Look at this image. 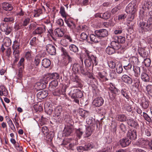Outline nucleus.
<instances>
[{
  "label": "nucleus",
  "mask_w": 152,
  "mask_h": 152,
  "mask_svg": "<svg viewBox=\"0 0 152 152\" xmlns=\"http://www.w3.org/2000/svg\"><path fill=\"white\" fill-rule=\"evenodd\" d=\"M84 54L86 58L84 63L86 66L89 67L92 66L93 67L94 65H97L96 57L94 56L91 52L86 50Z\"/></svg>",
  "instance_id": "nucleus-1"
},
{
  "label": "nucleus",
  "mask_w": 152,
  "mask_h": 152,
  "mask_svg": "<svg viewBox=\"0 0 152 152\" xmlns=\"http://www.w3.org/2000/svg\"><path fill=\"white\" fill-rule=\"evenodd\" d=\"M88 124H89L90 126L86 128L85 133V137H86L90 136L92 133L94 132L95 129L97 127V125L94 120L93 121L91 120H89L88 121Z\"/></svg>",
  "instance_id": "nucleus-2"
},
{
  "label": "nucleus",
  "mask_w": 152,
  "mask_h": 152,
  "mask_svg": "<svg viewBox=\"0 0 152 152\" xmlns=\"http://www.w3.org/2000/svg\"><path fill=\"white\" fill-rule=\"evenodd\" d=\"M69 94L71 96L72 98L74 99L73 101L78 104L79 101L77 98H81L83 95L81 90L77 89H74L72 88H71Z\"/></svg>",
  "instance_id": "nucleus-3"
},
{
  "label": "nucleus",
  "mask_w": 152,
  "mask_h": 152,
  "mask_svg": "<svg viewBox=\"0 0 152 152\" xmlns=\"http://www.w3.org/2000/svg\"><path fill=\"white\" fill-rule=\"evenodd\" d=\"M62 109L61 107H57L56 108L54 111V115L53 116L55 117L56 121L61 123L63 120L64 114L62 113Z\"/></svg>",
  "instance_id": "nucleus-4"
},
{
  "label": "nucleus",
  "mask_w": 152,
  "mask_h": 152,
  "mask_svg": "<svg viewBox=\"0 0 152 152\" xmlns=\"http://www.w3.org/2000/svg\"><path fill=\"white\" fill-rule=\"evenodd\" d=\"M110 87L109 88V90L110 92H109V96L112 100H113L115 98L116 95L120 92L119 89L116 88L114 84L112 83L110 84Z\"/></svg>",
  "instance_id": "nucleus-5"
},
{
  "label": "nucleus",
  "mask_w": 152,
  "mask_h": 152,
  "mask_svg": "<svg viewBox=\"0 0 152 152\" xmlns=\"http://www.w3.org/2000/svg\"><path fill=\"white\" fill-rule=\"evenodd\" d=\"M152 6V2L151 1L148 0L145 1L142 9L140 10V13L141 16H142L143 15H144L145 10L146 9L148 10L151 8Z\"/></svg>",
  "instance_id": "nucleus-6"
},
{
  "label": "nucleus",
  "mask_w": 152,
  "mask_h": 152,
  "mask_svg": "<svg viewBox=\"0 0 152 152\" xmlns=\"http://www.w3.org/2000/svg\"><path fill=\"white\" fill-rule=\"evenodd\" d=\"M46 31L45 26L37 27L32 32L34 35H37L42 36V35Z\"/></svg>",
  "instance_id": "nucleus-7"
},
{
  "label": "nucleus",
  "mask_w": 152,
  "mask_h": 152,
  "mask_svg": "<svg viewBox=\"0 0 152 152\" xmlns=\"http://www.w3.org/2000/svg\"><path fill=\"white\" fill-rule=\"evenodd\" d=\"M67 87L66 86H62L61 89L57 88L53 91V94L55 96H60L61 94L64 95Z\"/></svg>",
  "instance_id": "nucleus-8"
},
{
  "label": "nucleus",
  "mask_w": 152,
  "mask_h": 152,
  "mask_svg": "<svg viewBox=\"0 0 152 152\" xmlns=\"http://www.w3.org/2000/svg\"><path fill=\"white\" fill-rule=\"evenodd\" d=\"M94 33L99 37L100 39V38L106 37L108 35L107 31L104 29L96 30L95 31Z\"/></svg>",
  "instance_id": "nucleus-9"
},
{
  "label": "nucleus",
  "mask_w": 152,
  "mask_h": 152,
  "mask_svg": "<svg viewBox=\"0 0 152 152\" xmlns=\"http://www.w3.org/2000/svg\"><path fill=\"white\" fill-rule=\"evenodd\" d=\"M46 51L51 55H54L56 54V50L55 46L52 44H48L45 46Z\"/></svg>",
  "instance_id": "nucleus-10"
},
{
  "label": "nucleus",
  "mask_w": 152,
  "mask_h": 152,
  "mask_svg": "<svg viewBox=\"0 0 152 152\" xmlns=\"http://www.w3.org/2000/svg\"><path fill=\"white\" fill-rule=\"evenodd\" d=\"M127 137L132 140H135L137 137V131L135 129H131L128 131L127 134Z\"/></svg>",
  "instance_id": "nucleus-11"
},
{
  "label": "nucleus",
  "mask_w": 152,
  "mask_h": 152,
  "mask_svg": "<svg viewBox=\"0 0 152 152\" xmlns=\"http://www.w3.org/2000/svg\"><path fill=\"white\" fill-rule=\"evenodd\" d=\"M70 79L72 81L74 82V84H75L74 86V87L76 88L80 87L81 84L79 81L80 79L79 77L75 73L72 75Z\"/></svg>",
  "instance_id": "nucleus-12"
},
{
  "label": "nucleus",
  "mask_w": 152,
  "mask_h": 152,
  "mask_svg": "<svg viewBox=\"0 0 152 152\" xmlns=\"http://www.w3.org/2000/svg\"><path fill=\"white\" fill-rule=\"evenodd\" d=\"M0 28L2 31L5 32L6 35L9 34L12 30V28L9 26L6 23H3L0 26Z\"/></svg>",
  "instance_id": "nucleus-13"
},
{
  "label": "nucleus",
  "mask_w": 152,
  "mask_h": 152,
  "mask_svg": "<svg viewBox=\"0 0 152 152\" xmlns=\"http://www.w3.org/2000/svg\"><path fill=\"white\" fill-rule=\"evenodd\" d=\"M72 40L71 37L69 35L64 36V38L61 41V44L63 46L66 47L69 45V42H72Z\"/></svg>",
  "instance_id": "nucleus-14"
},
{
  "label": "nucleus",
  "mask_w": 152,
  "mask_h": 152,
  "mask_svg": "<svg viewBox=\"0 0 152 152\" xmlns=\"http://www.w3.org/2000/svg\"><path fill=\"white\" fill-rule=\"evenodd\" d=\"M64 20L67 26L71 29H74L76 28V26L73 20L71 18H66L64 19Z\"/></svg>",
  "instance_id": "nucleus-15"
},
{
  "label": "nucleus",
  "mask_w": 152,
  "mask_h": 152,
  "mask_svg": "<svg viewBox=\"0 0 152 152\" xmlns=\"http://www.w3.org/2000/svg\"><path fill=\"white\" fill-rule=\"evenodd\" d=\"M135 5L134 3L133 4L131 3L129 4L126 7V12L130 14L134 13L136 10Z\"/></svg>",
  "instance_id": "nucleus-16"
},
{
  "label": "nucleus",
  "mask_w": 152,
  "mask_h": 152,
  "mask_svg": "<svg viewBox=\"0 0 152 152\" xmlns=\"http://www.w3.org/2000/svg\"><path fill=\"white\" fill-rule=\"evenodd\" d=\"M104 100L102 97H98L96 98L93 102V104L96 107H99L103 104Z\"/></svg>",
  "instance_id": "nucleus-17"
},
{
  "label": "nucleus",
  "mask_w": 152,
  "mask_h": 152,
  "mask_svg": "<svg viewBox=\"0 0 152 152\" xmlns=\"http://www.w3.org/2000/svg\"><path fill=\"white\" fill-rule=\"evenodd\" d=\"M149 101L145 96L142 97L140 102V105L144 109H146L149 106Z\"/></svg>",
  "instance_id": "nucleus-18"
},
{
  "label": "nucleus",
  "mask_w": 152,
  "mask_h": 152,
  "mask_svg": "<svg viewBox=\"0 0 152 152\" xmlns=\"http://www.w3.org/2000/svg\"><path fill=\"white\" fill-rule=\"evenodd\" d=\"M149 141L148 139L141 138L137 140L135 144L138 146H144L149 144Z\"/></svg>",
  "instance_id": "nucleus-19"
},
{
  "label": "nucleus",
  "mask_w": 152,
  "mask_h": 152,
  "mask_svg": "<svg viewBox=\"0 0 152 152\" xmlns=\"http://www.w3.org/2000/svg\"><path fill=\"white\" fill-rule=\"evenodd\" d=\"M119 142L121 145L122 147H125L129 145L132 142L131 140L127 137L121 139Z\"/></svg>",
  "instance_id": "nucleus-20"
},
{
  "label": "nucleus",
  "mask_w": 152,
  "mask_h": 152,
  "mask_svg": "<svg viewBox=\"0 0 152 152\" xmlns=\"http://www.w3.org/2000/svg\"><path fill=\"white\" fill-rule=\"evenodd\" d=\"M138 53L141 57L143 58L147 57L148 55V53L145 48L139 47Z\"/></svg>",
  "instance_id": "nucleus-21"
},
{
  "label": "nucleus",
  "mask_w": 152,
  "mask_h": 152,
  "mask_svg": "<svg viewBox=\"0 0 152 152\" xmlns=\"http://www.w3.org/2000/svg\"><path fill=\"white\" fill-rule=\"evenodd\" d=\"M149 27L150 26L148 23H147L142 20L140 22L139 28L140 29H141L142 32L144 31L145 29L148 30Z\"/></svg>",
  "instance_id": "nucleus-22"
},
{
  "label": "nucleus",
  "mask_w": 152,
  "mask_h": 152,
  "mask_svg": "<svg viewBox=\"0 0 152 152\" xmlns=\"http://www.w3.org/2000/svg\"><path fill=\"white\" fill-rule=\"evenodd\" d=\"M58 84V82L57 80H52L49 84L48 88L49 90L50 91H53L57 86Z\"/></svg>",
  "instance_id": "nucleus-23"
},
{
  "label": "nucleus",
  "mask_w": 152,
  "mask_h": 152,
  "mask_svg": "<svg viewBox=\"0 0 152 152\" xmlns=\"http://www.w3.org/2000/svg\"><path fill=\"white\" fill-rule=\"evenodd\" d=\"M126 121L127 124L132 127L135 128L138 125L137 122L132 118L127 119Z\"/></svg>",
  "instance_id": "nucleus-24"
},
{
  "label": "nucleus",
  "mask_w": 152,
  "mask_h": 152,
  "mask_svg": "<svg viewBox=\"0 0 152 152\" xmlns=\"http://www.w3.org/2000/svg\"><path fill=\"white\" fill-rule=\"evenodd\" d=\"M52 106V105L48 102L45 103L44 104V108L45 110L49 115L51 114L53 112V110Z\"/></svg>",
  "instance_id": "nucleus-25"
},
{
  "label": "nucleus",
  "mask_w": 152,
  "mask_h": 152,
  "mask_svg": "<svg viewBox=\"0 0 152 152\" xmlns=\"http://www.w3.org/2000/svg\"><path fill=\"white\" fill-rule=\"evenodd\" d=\"M73 129L72 126L67 125L65 126L64 132L66 136H68L72 133Z\"/></svg>",
  "instance_id": "nucleus-26"
},
{
  "label": "nucleus",
  "mask_w": 152,
  "mask_h": 152,
  "mask_svg": "<svg viewBox=\"0 0 152 152\" xmlns=\"http://www.w3.org/2000/svg\"><path fill=\"white\" fill-rule=\"evenodd\" d=\"M122 80L125 83L129 84H132V78L126 75H123L121 78Z\"/></svg>",
  "instance_id": "nucleus-27"
},
{
  "label": "nucleus",
  "mask_w": 152,
  "mask_h": 152,
  "mask_svg": "<svg viewBox=\"0 0 152 152\" xmlns=\"http://www.w3.org/2000/svg\"><path fill=\"white\" fill-rule=\"evenodd\" d=\"M131 76L132 77V82H134V87L137 88H138L140 84L139 76Z\"/></svg>",
  "instance_id": "nucleus-28"
},
{
  "label": "nucleus",
  "mask_w": 152,
  "mask_h": 152,
  "mask_svg": "<svg viewBox=\"0 0 152 152\" xmlns=\"http://www.w3.org/2000/svg\"><path fill=\"white\" fill-rule=\"evenodd\" d=\"M48 95V94L47 92L43 90L38 92L37 96L38 99L41 100L45 98Z\"/></svg>",
  "instance_id": "nucleus-29"
},
{
  "label": "nucleus",
  "mask_w": 152,
  "mask_h": 152,
  "mask_svg": "<svg viewBox=\"0 0 152 152\" xmlns=\"http://www.w3.org/2000/svg\"><path fill=\"white\" fill-rule=\"evenodd\" d=\"M2 6L3 9L7 11H11L13 9L11 4L8 3H3L2 4Z\"/></svg>",
  "instance_id": "nucleus-30"
},
{
  "label": "nucleus",
  "mask_w": 152,
  "mask_h": 152,
  "mask_svg": "<svg viewBox=\"0 0 152 152\" xmlns=\"http://www.w3.org/2000/svg\"><path fill=\"white\" fill-rule=\"evenodd\" d=\"M90 38L91 41L94 43H98L100 41V39L98 36L95 34H91L90 35Z\"/></svg>",
  "instance_id": "nucleus-31"
},
{
  "label": "nucleus",
  "mask_w": 152,
  "mask_h": 152,
  "mask_svg": "<svg viewBox=\"0 0 152 152\" xmlns=\"http://www.w3.org/2000/svg\"><path fill=\"white\" fill-rule=\"evenodd\" d=\"M133 67L134 73L131 76H140V67L137 66H135L134 65H133Z\"/></svg>",
  "instance_id": "nucleus-32"
},
{
  "label": "nucleus",
  "mask_w": 152,
  "mask_h": 152,
  "mask_svg": "<svg viewBox=\"0 0 152 152\" xmlns=\"http://www.w3.org/2000/svg\"><path fill=\"white\" fill-rule=\"evenodd\" d=\"M8 94V92L6 88L3 85L0 86V96L4 95L7 96Z\"/></svg>",
  "instance_id": "nucleus-33"
},
{
  "label": "nucleus",
  "mask_w": 152,
  "mask_h": 152,
  "mask_svg": "<svg viewBox=\"0 0 152 152\" xmlns=\"http://www.w3.org/2000/svg\"><path fill=\"white\" fill-rule=\"evenodd\" d=\"M54 34L56 37H61L64 35V32L61 29L57 28L54 31Z\"/></svg>",
  "instance_id": "nucleus-34"
},
{
  "label": "nucleus",
  "mask_w": 152,
  "mask_h": 152,
  "mask_svg": "<svg viewBox=\"0 0 152 152\" xmlns=\"http://www.w3.org/2000/svg\"><path fill=\"white\" fill-rule=\"evenodd\" d=\"M111 46L115 50L119 49L121 47V45L118 42L113 41L111 43Z\"/></svg>",
  "instance_id": "nucleus-35"
},
{
  "label": "nucleus",
  "mask_w": 152,
  "mask_h": 152,
  "mask_svg": "<svg viewBox=\"0 0 152 152\" xmlns=\"http://www.w3.org/2000/svg\"><path fill=\"white\" fill-rule=\"evenodd\" d=\"M98 75L100 78L103 79V81H107L108 80V79L106 77L107 74L106 72L104 71L102 72H98Z\"/></svg>",
  "instance_id": "nucleus-36"
},
{
  "label": "nucleus",
  "mask_w": 152,
  "mask_h": 152,
  "mask_svg": "<svg viewBox=\"0 0 152 152\" xmlns=\"http://www.w3.org/2000/svg\"><path fill=\"white\" fill-rule=\"evenodd\" d=\"M42 64L44 67L47 68L51 64L50 61L48 58H44L42 61Z\"/></svg>",
  "instance_id": "nucleus-37"
},
{
  "label": "nucleus",
  "mask_w": 152,
  "mask_h": 152,
  "mask_svg": "<svg viewBox=\"0 0 152 152\" xmlns=\"http://www.w3.org/2000/svg\"><path fill=\"white\" fill-rule=\"evenodd\" d=\"M20 43L17 41L15 40L13 42V44L12 46V48L13 50V53H16V52H19L18 49L20 48Z\"/></svg>",
  "instance_id": "nucleus-38"
},
{
  "label": "nucleus",
  "mask_w": 152,
  "mask_h": 152,
  "mask_svg": "<svg viewBox=\"0 0 152 152\" xmlns=\"http://www.w3.org/2000/svg\"><path fill=\"white\" fill-rule=\"evenodd\" d=\"M117 120L120 122H125L127 120V117L123 114L118 115L116 116Z\"/></svg>",
  "instance_id": "nucleus-39"
},
{
  "label": "nucleus",
  "mask_w": 152,
  "mask_h": 152,
  "mask_svg": "<svg viewBox=\"0 0 152 152\" xmlns=\"http://www.w3.org/2000/svg\"><path fill=\"white\" fill-rule=\"evenodd\" d=\"M141 131L142 134L144 135L149 137L151 135L150 130L147 128L142 127L141 128Z\"/></svg>",
  "instance_id": "nucleus-40"
},
{
  "label": "nucleus",
  "mask_w": 152,
  "mask_h": 152,
  "mask_svg": "<svg viewBox=\"0 0 152 152\" xmlns=\"http://www.w3.org/2000/svg\"><path fill=\"white\" fill-rule=\"evenodd\" d=\"M141 78L142 81L145 82H148L149 81V77L146 73H142L141 75Z\"/></svg>",
  "instance_id": "nucleus-41"
},
{
  "label": "nucleus",
  "mask_w": 152,
  "mask_h": 152,
  "mask_svg": "<svg viewBox=\"0 0 152 152\" xmlns=\"http://www.w3.org/2000/svg\"><path fill=\"white\" fill-rule=\"evenodd\" d=\"M33 55L32 52L29 50L25 53V58L27 60H31L33 57Z\"/></svg>",
  "instance_id": "nucleus-42"
},
{
  "label": "nucleus",
  "mask_w": 152,
  "mask_h": 152,
  "mask_svg": "<svg viewBox=\"0 0 152 152\" xmlns=\"http://www.w3.org/2000/svg\"><path fill=\"white\" fill-rule=\"evenodd\" d=\"M85 151H88L95 148L94 144L91 143H88L84 145Z\"/></svg>",
  "instance_id": "nucleus-43"
},
{
  "label": "nucleus",
  "mask_w": 152,
  "mask_h": 152,
  "mask_svg": "<svg viewBox=\"0 0 152 152\" xmlns=\"http://www.w3.org/2000/svg\"><path fill=\"white\" fill-rule=\"evenodd\" d=\"M81 66L80 65L77 63L74 64L72 67L73 71L75 73L78 72Z\"/></svg>",
  "instance_id": "nucleus-44"
},
{
  "label": "nucleus",
  "mask_w": 152,
  "mask_h": 152,
  "mask_svg": "<svg viewBox=\"0 0 152 152\" xmlns=\"http://www.w3.org/2000/svg\"><path fill=\"white\" fill-rule=\"evenodd\" d=\"M115 50L111 46H108L106 49V53L109 55H110L113 54L115 52Z\"/></svg>",
  "instance_id": "nucleus-45"
},
{
  "label": "nucleus",
  "mask_w": 152,
  "mask_h": 152,
  "mask_svg": "<svg viewBox=\"0 0 152 152\" xmlns=\"http://www.w3.org/2000/svg\"><path fill=\"white\" fill-rule=\"evenodd\" d=\"M81 73L83 75H88L90 74V73L88 71L86 67L81 66L80 68Z\"/></svg>",
  "instance_id": "nucleus-46"
},
{
  "label": "nucleus",
  "mask_w": 152,
  "mask_h": 152,
  "mask_svg": "<svg viewBox=\"0 0 152 152\" xmlns=\"http://www.w3.org/2000/svg\"><path fill=\"white\" fill-rule=\"evenodd\" d=\"M110 14L108 12H106L103 14H101L99 17L104 19H107L110 18Z\"/></svg>",
  "instance_id": "nucleus-47"
},
{
  "label": "nucleus",
  "mask_w": 152,
  "mask_h": 152,
  "mask_svg": "<svg viewBox=\"0 0 152 152\" xmlns=\"http://www.w3.org/2000/svg\"><path fill=\"white\" fill-rule=\"evenodd\" d=\"M15 18L14 17H9L7 16L3 19V21L5 22H10L13 23L14 22Z\"/></svg>",
  "instance_id": "nucleus-48"
},
{
  "label": "nucleus",
  "mask_w": 152,
  "mask_h": 152,
  "mask_svg": "<svg viewBox=\"0 0 152 152\" xmlns=\"http://www.w3.org/2000/svg\"><path fill=\"white\" fill-rule=\"evenodd\" d=\"M41 58V57L39 55H37L35 57L34 63L36 66H38Z\"/></svg>",
  "instance_id": "nucleus-49"
},
{
  "label": "nucleus",
  "mask_w": 152,
  "mask_h": 152,
  "mask_svg": "<svg viewBox=\"0 0 152 152\" xmlns=\"http://www.w3.org/2000/svg\"><path fill=\"white\" fill-rule=\"evenodd\" d=\"M70 50L75 53H77L78 51V49L77 46L74 44H71L69 47Z\"/></svg>",
  "instance_id": "nucleus-50"
},
{
  "label": "nucleus",
  "mask_w": 152,
  "mask_h": 152,
  "mask_svg": "<svg viewBox=\"0 0 152 152\" xmlns=\"http://www.w3.org/2000/svg\"><path fill=\"white\" fill-rule=\"evenodd\" d=\"M60 13L61 16L62 17L64 18H66L67 14L65 12L64 7L63 6H61L60 7Z\"/></svg>",
  "instance_id": "nucleus-51"
},
{
  "label": "nucleus",
  "mask_w": 152,
  "mask_h": 152,
  "mask_svg": "<svg viewBox=\"0 0 152 152\" xmlns=\"http://www.w3.org/2000/svg\"><path fill=\"white\" fill-rule=\"evenodd\" d=\"M4 45L6 47L10 46L11 44V40L8 38H6L4 39Z\"/></svg>",
  "instance_id": "nucleus-52"
},
{
  "label": "nucleus",
  "mask_w": 152,
  "mask_h": 152,
  "mask_svg": "<svg viewBox=\"0 0 152 152\" xmlns=\"http://www.w3.org/2000/svg\"><path fill=\"white\" fill-rule=\"evenodd\" d=\"M49 78L50 77L47 76H43L41 79V82L45 86H46V85L48 84Z\"/></svg>",
  "instance_id": "nucleus-53"
},
{
  "label": "nucleus",
  "mask_w": 152,
  "mask_h": 152,
  "mask_svg": "<svg viewBox=\"0 0 152 152\" xmlns=\"http://www.w3.org/2000/svg\"><path fill=\"white\" fill-rule=\"evenodd\" d=\"M67 57L68 61L65 60L63 61L62 62V65L64 66H66L69 63L72 62V57H70V58H69V57Z\"/></svg>",
  "instance_id": "nucleus-54"
},
{
  "label": "nucleus",
  "mask_w": 152,
  "mask_h": 152,
  "mask_svg": "<svg viewBox=\"0 0 152 152\" xmlns=\"http://www.w3.org/2000/svg\"><path fill=\"white\" fill-rule=\"evenodd\" d=\"M134 23L133 22H128L127 23V25L128 27V29L129 31H130L131 32H133V25Z\"/></svg>",
  "instance_id": "nucleus-55"
},
{
  "label": "nucleus",
  "mask_w": 152,
  "mask_h": 152,
  "mask_svg": "<svg viewBox=\"0 0 152 152\" xmlns=\"http://www.w3.org/2000/svg\"><path fill=\"white\" fill-rule=\"evenodd\" d=\"M75 133L76 136L80 138L83 134V132L81 129H76L75 130Z\"/></svg>",
  "instance_id": "nucleus-56"
},
{
  "label": "nucleus",
  "mask_w": 152,
  "mask_h": 152,
  "mask_svg": "<svg viewBox=\"0 0 152 152\" xmlns=\"http://www.w3.org/2000/svg\"><path fill=\"white\" fill-rule=\"evenodd\" d=\"M50 78L57 80L59 79V76L58 74L57 73H53L50 75Z\"/></svg>",
  "instance_id": "nucleus-57"
},
{
  "label": "nucleus",
  "mask_w": 152,
  "mask_h": 152,
  "mask_svg": "<svg viewBox=\"0 0 152 152\" xmlns=\"http://www.w3.org/2000/svg\"><path fill=\"white\" fill-rule=\"evenodd\" d=\"M116 70L117 73L118 74L121 73L123 71L122 65L121 64L117 65L116 66Z\"/></svg>",
  "instance_id": "nucleus-58"
},
{
  "label": "nucleus",
  "mask_w": 152,
  "mask_h": 152,
  "mask_svg": "<svg viewBox=\"0 0 152 152\" xmlns=\"http://www.w3.org/2000/svg\"><path fill=\"white\" fill-rule=\"evenodd\" d=\"M54 136V134L53 132H49L47 135V138L48 139V141L50 142L51 141Z\"/></svg>",
  "instance_id": "nucleus-59"
},
{
  "label": "nucleus",
  "mask_w": 152,
  "mask_h": 152,
  "mask_svg": "<svg viewBox=\"0 0 152 152\" xmlns=\"http://www.w3.org/2000/svg\"><path fill=\"white\" fill-rule=\"evenodd\" d=\"M142 116L144 119L147 121L149 122H151V121L152 120L151 118L146 113L143 112Z\"/></svg>",
  "instance_id": "nucleus-60"
},
{
  "label": "nucleus",
  "mask_w": 152,
  "mask_h": 152,
  "mask_svg": "<svg viewBox=\"0 0 152 152\" xmlns=\"http://www.w3.org/2000/svg\"><path fill=\"white\" fill-rule=\"evenodd\" d=\"M146 88L148 94L152 97V85H148Z\"/></svg>",
  "instance_id": "nucleus-61"
},
{
  "label": "nucleus",
  "mask_w": 152,
  "mask_h": 152,
  "mask_svg": "<svg viewBox=\"0 0 152 152\" xmlns=\"http://www.w3.org/2000/svg\"><path fill=\"white\" fill-rule=\"evenodd\" d=\"M34 11V17H38L39 16L40 14L42 13V11L41 9H38V10H35Z\"/></svg>",
  "instance_id": "nucleus-62"
},
{
  "label": "nucleus",
  "mask_w": 152,
  "mask_h": 152,
  "mask_svg": "<svg viewBox=\"0 0 152 152\" xmlns=\"http://www.w3.org/2000/svg\"><path fill=\"white\" fill-rule=\"evenodd\" d=\"M151 60L149 58H146L144 60V63L145 66H149L151 63Z\"/></svg>",
  "instance_id": "nucleus-63"
},
{
  "label": "nucleus",
  "mask_w": 152,
  "mask_h": 152,
  "mask_svg": "<svg viewBox=\"0 0 152 152\" xmlns=\"http://www.w3.org/2000/svg\"><path fill=\"white\" fill-rule=\"evenodd\" d=\"M119 128L121 130L125 133L127 131V128L126 126L123 123H121L119 126Z\"/></svg>",
  "instance_id": "nucleus-64"
}]
</instances>
